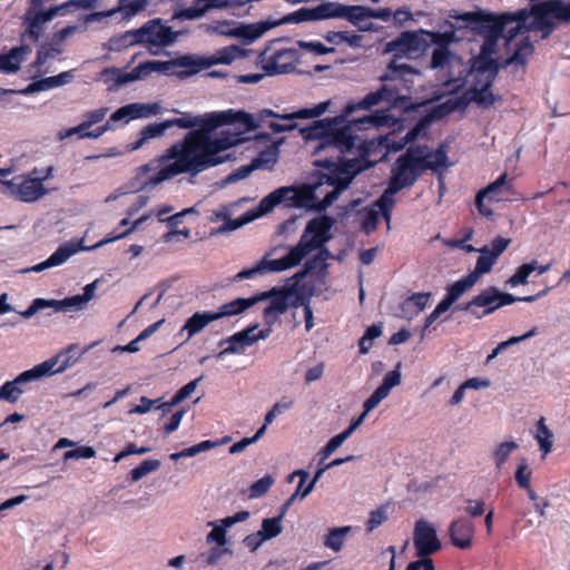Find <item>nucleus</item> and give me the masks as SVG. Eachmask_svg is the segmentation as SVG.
Listing matches in <instances>:
<instances>
[{
	"label": "nucleus",
	"mask_w": 570,
	"mask_h": 570,
	"mask_svg": "<svg viewBox=\"0 0 570 570\" xmlns=\"http://www.w3.org/2000/svg\"><path fill=\"white\" fill-rule=\"evenodd\" d=\"M345 108L341 116L314 121L312 126L301 131L306 140L314 141V165L321 170L313 180L305 185L301 191L291 186H283L265 196L256 208H253L239 218L226 219L216 227V234L233 232L242 226L271 213L276 206L286 207L309 206L318 212L330 207L345 190L354 177L373 164H362L360 159L346 158L352 153L356 136L354 127L358 129L377 128L389 122L384 110L373 115L347 121Z\"/></svg>",
	"instance_id": "nucleus-1"
},
{
	"label": "nucleus",
	"mask_w": 570,
	"mask_h": 570,
	"mask_svg": "<svg viewBox=\"0 0 570 570\" xmlns=\"http://www.w3.org/2000/svg\"><path fill=\"white\" fill-rule=\"evenodd\" d=\"M214 111L205 114L202 128L189 130L183 140L138 168V177L155 171L140 184V188H154L180 174L196 176L214 166Z\"/></svg>",
	"instance_id": "nucleus-2"
},
{
	"label": "nucleus",
	"mask_w": 570,
	"mask_h": 570,
	"mask_svg": "<svg viewBox=\"0 0 570 570\" xmlns=\"http://www.w3.org/2000/svg\"><path fill=\"white\" fill-rule=\"evenodd\" d=\"M425 42L415 32H402L396 39L386 45V50L394 52L395 58L390 62L387 71L380 77L382 87L367 94L358 102H351L345 106V115H351L356 110H368L382 102L395 105L404 100L411 92L413 86L412 76L417 71L407 63L400 60L411 53L420 52L424 49Z\"/></svg>",
	"instance_id": "nucleus-3"
},
{
	"label": "nucleus",
	"mask_w": 570,
	"mask_h": 570,
	"mask_svg": "<svg viewBox=\"0 0 570 570\" xmlns=\"http://www.w3.org/2000/svg\"><path fill=\"white\" fill-rule=\"evenodd\" d=\"M334 219L330 216H321L309 220L305 227L298 244L289 249L282 258H264L255 267L240 271L234 276V281L254 279L257 275L266 272H282L298 265L308 253L317 248L326 240H331V229Z\"/></svg>",
	"instance_id": "nucleus-4"
},
{
	"label": "nucleus",
	"mask_w": 570,
	"mask_h": 570,
	"mask_svg": "<svg viewBox=\"0 0 570 570\" xmlns=\"http://www.w3.org/2000/svg\"><path fill=\"white\" fill-rule=\"evenodd\" d=\"M452 17L465 22L466 27L475 30L483 39L504 38L508 46L519 36L524 23L522 19L517 20L514 16L510 14L495 17L492 14L480 16L473 12H464Z\"/></svg>",
	"instance_id": "nucleus-5"
},
{
	"label": "nucleus",
	"mask_w": 570,
	"mask_h": 570,
	"mask_svg": "<svg viewBox=\"0 0 570 570\" xmlns=\"http://www.w3.org/2000/svg\"><path fill=\"white\" fill-rule=\"evenodd\" d=\"M551 18L570 22V11L567 2L562 0H547L533 6L531 14L520 11L514 16V19H522L524 21L519 35L529 31H540L541 39H547L556 29Z\"/></svg>",
	"instance_id": "nucleus-6"
},
{
	"label": "nucleus",
	"mask_w": 570,
	"mask_h": 570,
	"mask_svg": "<svg viewBox=\"0 0 570 570\" xmlns=\"http://www.w3.org/2000/svg\"><path fill=\"white\" fill-rule=\"evenodd\" d=\"M498 71L499 65L497 60H489L487 62L472 60L468 75L471 87L461 99L460 105L466 106L468 102L474 101L483 108L492 106L498 97L490 91V87L497 78Z\"/></svg>",
	"instance_id": "nucleus-7"
},
{
	"label": "nucleus",
	"mask_w": 570,
	"mask_h": 570,
	"mask_svg": "<svg viewBox=\"0 0 570 570\" xmlns=\"http://www.w3.org/2000/svg\"><path fill=\"white\" fill-rule=\"evenodd\" d=\"M306 272L297 273L294 282L281 287H273L269 291L263 292L253 296L256 304L262 301H268V304L263 309L265 323L272 326L281 315L286 313L289 306H298L301 296L298 295L297 286L298 281L305 276Z\"/></svg>",
	"instance_id": "nucleus-8"
},
{
	"label": "nucleus",
	"mask_w": 570,
	"mask_h": 570,
	"mask_svg": "<svg viewBox=\"0 0 570 570\" xmlns=\"http://www.w3.org/2000/svg\"><path fill=\"white\" fill-rule=\"evenodd\" d=\"M256 117L245 114L243 111H234L229 109L227 111L216 112V129L226 124H234L237 126V132H228L222 130L219 134L216 132V165L222 164L229 159V155H222L228 148L238 145L242 138V131L250 130L258 126Z\"/></svg>",
	"instance_id": "nucleus-9"
},
{
	"label": "nucleus",
	"mask_w": 570,
	"mask_h": 570,
	"mask_svg": "<svg viewBox=\"0 0 570 570\" xmlns=\"http://www.w3.org/2000/svg\"><path fill=\"white\" fill-rule=\"evenodd\" d=\"M150 217V214L144 215L137 220H135L131 226L121 232V233H109L104 239L99 240L97 244H95L91 247H79L70 243H65L60 245L56 252H53L46 261L42 263H39L30 268L24 269L23 272H35L40 273L47 268L59 266L63 264L68 258H70L72 255L78 253L79 249L85 250H91L99 247H102L109 243L116 242L118 239L125 238L129 234H131L135 229H137L140 225H142L148 218Z\"/></svg>",
	"instance_id": "nucleus-10"
},
{
	"label": "nucleus",
	"mask_w": 570,
	"mask_h": 570,
	"mask_svg": "<svg viewBox=\"0 0 570 570\" xmlns=\"http://www.w3.org/2000/svg\"><path fill=\"white\" fill-rule=\"evenodd\" d=\"M51 175L52 167L41 170L33 169L28 175H19L10 180H1V183L7 187L8 194L16 199L32 203L47 193L42 181L50 178Z\"/></svg>",
	"instance_id": "nucleus-11"
},
{
	"label": "nucleus",
	"mask_w": 570,
	"mask_h": 570,
	"mask_svg": "<svg viewBox=\"0 0 570 570\" xmlns=\"http://www.w3.org/2000/svg\"><path fill=\"white\" fill-rule=\"evenodd\" d=\"M417 160L410 147L400 155L392 166L389 185L383 194L393 199L396 193L413 186L423 174Z\"/></svg>",
	"instance_id": "nucleus-12"
},
{
	"label": "nucleus",
	"mask_w": 570,
	"mask_h": 570,
	"mask_svg": "<svg viewBox=\"0 0 570 570\" xmlns=\"http://www.w3.org/2000/svg\"><path fill=\"white\" fill-rule=\"evenodd\" d=\"M130 36L136 38V42L147 46L149 51L156 55L157 51H154L153 48H165L173 45L178 33L171 27L166 26L160 18H155L148 20L140 28L134 29Z\"/></svg>",
	"instance_id": "nucleus-13"
},
{
	"label": "nucleus",
	"mask_w": 570,
	"mask_h": 570,
	"mask_svg": "<svg viewBox=\"0 0 570 570\" xmlns=\"http://www.w3.org/2000/svg\"><path fill=\"white\" fill-rule=\"evenodd\" d=\"M277 26H279L278 21H272L269 19L244 24L235 20H220L216 18V35L239 38L249 43Z\"/></svg>",
	"instance_id": "nucleus-14"
},
{
	"label": "nucleus",
	"mask_w": 570,
	"mask_h": 570,
	"mask_svg": "<svg viewBox=\"0 0 570 570\" xmlns=\"http://www.w3.org/2000/svg\"><path fill=\"white\" fill-rule=\"evenodd\" d=\"M393 206L394 199H390L387 195L382 194L372 205L360 209L356 214V220L361 230L367 235L373 233L377 228L381 217H384L389 224Z\"/></svg>",
	"instance_id": "nucleus-15"
},
{
	"label": "nucleus",
	"mask_w": 570,
	"mask_h": 570,
	"mask_svg": "<svg viewBox=\"0 0 570 570\" xmlns=\"http://www.w3.org/2000/svg\"><path fill=\"white\" fill-rule=\"evenodd\" d=\"M50 365L49 363H40L31 370L20 373L14 380L3 383L0 387V401L16 403L24 393L22 384L47 376V373L52 372Z\"/></svg>",
	"instance_id": "nucleus-16"
},
{
	"label": "nucleus",
	"mask_w": 570,
	"mask_h": 570,
	"mask_svg": "<svg viewBox=\"0 0 570 570\" xmlns=\"http://www.w3.org/2000/svg\"><path fill=\"white\" fill-rule=\"evenodd\" d=\"M271 328L258 330V325H250L245 330L235 333L228 340L222 341L219 346L222 350L217 354L218 357L228 353H243L246 347L252 346L259 340H265L269 336Z\"/></svg>",
	"instance_id": "nucleus-17"
},
{
	"label": "nucleus",
	"mask_w": 570,
	"mask_h": 570,
	"mask_svg": "<svg viewBox=\"0 0 570 570\" xmlns=\"http://www.w3.org/2000/svg\"><path fill=\"white\" fill-rule=\"evenodd\" d=\"M479 320L495 312L502 306L515 303L514 295L501 292L495 286H490L473 297Z\"/></svg>",
	"instance_id": "nucleus-18"
},
{
	"label": "nucleus",
	"mask_w": 570,
	"mask_h": 570,
	"mask_svg": "<svg viewBox=\"0 0 570 570\" xmlns=\"http://www.w3.org/2000/svg\"><path fill=\"white\" fill-rule=\"evenodd\" d=\"M511 187V183L508 180V175L504 173L493 183L489 184L484 189L480 190L475 197V206L479 213L483 216L490 217L493 214V210L484 205V199L487 198L489 202L505 200Z\"/></svg>",
	"instance_id": "nucleus-19"
},
{
	"label": "nucleus",
	"mask_w": 570,
	"mask_h": 570,
	"mask_svg": "<svg viewBox=\"0 0 570 570\" xmlns=\"http://www.w3.org/2000/svg\"><path fill=\"white\" fill-rule=\"evenodd\" d=\"M413 543L419 558L429 557L441 549L435 528L425 520H419L414 527Z\"/></svg>",
	"instance_id": "nucleus-20"
},
{
	"label": "nucleus",
	"mask_w": 570,
	"mask_h": 570,
	"mask_svg": "<svg viewBox=\"0 0 570 570\" xmlns=\"http://www.w3.org/2000/svg\"><path fill=\"white\" fill-rule=\"evenodd\" d=\"M410 148L414 151V157L419 159L417 164L422 167V173L428 169L438 173L440 169H446L449 167L444 146H440L435 150L426 145H417Z\"/></svg>",
	"instance_id": "nucleus-21"
},
{
	"label": "nucleus",
	"mask_w": 570,
	"mask_h": 570,
	"mask_svg": "<svg viewBox=\"0 0 570 570\" xmlns=\"http://www.w3.org/2000/svg\"><path fill=\"white\" fill-rule=\"evenodd\" d=\"M331 13H333L332 18H344L357 26L360 30H372L373 24L368 22L371 18L370 9L362 6H343L332 2Z\"/></svg>",
	"instance_id": "nucleus-22"
},
{
	"label": "nucleus",
	"mask_w": 570,
	"mask_h": 570,
	"mask_svg": "<svg viewBox=\"0 0 570 570\" xmlns=\"http://www.w3.org/2000/svg\"><path fill=\"white\" fill-rule=\"evenodd\" d=\"M449 535L454 547L468 550L472 547L474 524L466 518H458L450 523Z\"/></svg>",
	"instance_id": "nucleus-23"
},
{
	"label": "nucleus",
	"mask_w": 570,
	"mask_h": 570,
	"mask_svg": "<svg viewBox=\"0 0 570 570\" xmlns=\"http://www.w3.org/2000/svg\"><path fill=\"white\" fill-rule=\"evenodd\" d=\"M292 57L293 53L289 50H277L271 56H267V52L263 51L258 60L265 75L274 76L286 73L293 68L289 61H285L287 58L291 59Z\"/></svg>",
	"instance_id": "nucleus-24"
},
{
	"label": "nucleus",
	"mask_w": 570,
	"mask_h": 570,
	"mask_svg": "<svg viewBox=\"0 0 570 570\" xmlns=\"http://www.w3.org/2000/svg\"><path fill=\"white\" fill-rule=\"evenodd\" d=\"M65 10V6H55L48 10L28 9L26 13V22L28 24L29 36L37 41L41 36L42 26L52 20L60 11Z\"/></svg>",
	"instance_id": "nucleus-25"
},
{
	"label": "nucleus",
	"mask_w": 570,
	"mask_h": 570,
	"mask_svg": "<svg viewBox=\"0 0 570 570\" xmlns=\"http://www.w3.org/2000/svg\"><path fill=\"white\" fill-rule=\"evenodd\" d=\"M328 106H330V101H323V102L316 105L314 108H303L297 111H293L289 114H283V115L275 114L271 109H263L258 116L261 119H264V117H268V116L278 118L284 121L283 126H291V125H296L294 122L295 119H309V118L321 116L323 112L326 111Z\"/></svg>",
	"instance_id": "nucleus-26"
},
{
	"label": "nucleus",
	"mask_w": 570,
	"mask_h": 570,
	"mask_svg": "<svg viewBox=\"0 0 570 570\" xmlns=\"http://www.w3.org/2000/svg\"><path fill=\"white\" fill-rule=\"evenodd\" d=\"M401 363L399 362L394 370L387 372L382 384L367 399V409H375L384 399H386L391 390L401 384Z\"/></svg>",
	"instance_id": "nucleus-27"
},
{
	"label": "nucleus",
	"mask_w": 570,
	"mask_h": 570,
	"mask_svg": "<svg viewBox=\"0 0 570 570\" xmlns=\"http://www.w3.org/2000/svg\"><path fill=\"white\" fill-rule=\"evenodd\" d=\"M159 106L157 104H129L120 107L115 112L111 114V121H120V120H129L149 117L151 115H156L159 111Z\"/></svg>",
	"instance_id": "nucleus-28"
},
{
	"label": "nucleus",
	"mask_w": 570,
	"mask_h": 570,
	"mask_svg": "<svg viewBox=\"0 0 570 570\" xmlns=\"http://www.w3.org/2000/svg\"><path fill=\"white\" fill-rule=\"evenodd\" d=\"M73 78L72 71H63L59 75L32 81L26 88L18 90V95L29 96L38 91H46L52 88L69 83Z\"/></svg>",
	"instance_id": "nucleus-29"
},
{
	"label": "nucleus",
	"mask_w": 570,
	"mask_h": 570,
	"mask_svg": "<svg viewBox=\"0 0 570 570\" xmlns=\"http://www.w3.org/2000/svg\"><path fill=\"white\" fill-rule=\"evenodd\" d=\"M332 2H323L315 8H302L295 13L285 17L282 20H277L281 23L283 22H302V21H318L332 18L331 13Z\"/></svg>",
	"instance_id": "nucleus-30"
},
{
	"label": "nucleus",
	"mask_w": 570,
	"mask_h": 570,
	"mask_svg": "<svg viewBox=\"0 0 570 570\" xmlns=\"http://www.w3.org/2000/svg\"><path fill=\"white\" fill-rule=\"evenodd\" d=\"M82 354L83 352H80L76 345H70L55 357L45 361L43 363L51 364L50 367L52 371L47 373V376L61 373L75 365Z\"/></svg>",
	"instance_id": "nucleus-31"
},
{
	"label": "nucleus",
	"mask_w": 570,
	"mask_h": 570,
	"mask_svg": "<svg viewBox=\"0 0 570 570\" xmlns=\"http://www.w3.org/2000/svg\"><path fill=\"white\" fill-rule=\"evenodd\" d=\"M169 129V124L167 120L161 122L148 124L145 126L138 134V138L128 145L129 150H137L141 148L146 142L150 139L158 138L163 136V134Z\"/></svg>",
	"instance_id": "nucleus-32"
},
{
	"label": "nucleus",
	"mask_w": 570,
	"mask_h": 570,
	"mask_svg": "<svg viewBox=\"0 0 570 570\" xmlns=\"http://www.w3.org/2000/svg\"><path fill=\"white\" fill-rule=\"evenodd\" d=\"M97 283L98 281L96 279L92 283L87 284L83 288V294L81 295H75L58 301L61 312L82 308V306L95 296Z\"/></svg>",
	"instance_id": "nucleus-33"
},
{
	"label": "nucleus",
	"mask_w": 570,
	"mask_h": 570,
	"mask_svg": "<svg viewBox=\"0 0 570 570\" xmlns=\"http://www.w3.org/2000/svg\"><path fill=\"white\" fill-rule=\"evenodd\" d=\"M475 284L476 281L468 274L446 287V294L442 298V301L451 307L464 293L470 291Z\"/></svg>",
	"instance_id": "nucleus-34"
},
{
	"label": "nucleus",
	"mask_w": 570,
	"mask_h": 570,
	"mask_svg": "<svg viewBox=\"0 0 570 570\" xmlns=\"http://www.w3.org/2000/svg\"><path fill=\"white\" fill-rule=\"evenodd\" d=\"M148 4V0H119V4L117 8L108 10L106 12H97L94 16L101 17H111L116 12L121 11L126 18H130L136 16L140 11L145 10Z\"/></svg>",
	"instance_id": "nucleus-35"
},
{
	"label": "nucleus",
	"mask_w": 570,
	"mask_h": 570,
	"mask_svg": "<svg viewBox=\"0 0 570 570\" xmlns=\"http://www.w3.org/2000/svg\"><path fill=\"white\" fill-rule=\"evenodd\" d=\"M177 67L184 68L181 73L195 75L214 65V56L207 58H195L193 56H183L176 59Z\"/></svg>",
	"instance_id": "nucleus-36"
},
{
	"label": "nucleus",
	"mask_w": 570,
	"mask_h": 570,
	"mask_svg": "<svg viewBox=\"0 0 570 570\" xmlns=\"http://www.w3.org/2000/svg\"><path fill=\"white\" fill-rule=\"evenodd\" d=\"M27 47H14L7 55H0V71L14 73L20 69Z\"/></svg>",
	"instance_id": "nucleus-37"
},
{
	"label": "nucleus",
	"mask_w": 570,
	"mask_h": 570,
	"mask_svg": "<svg viewBox=\"0 0 570 570\" xmlns=\"http://www.w3.org/2000/svg\"><path fill=\"white\" fill-rule=\"evenodd\" d=\"M255 304L256 299H254L253 296L248 298H236L219 306L216 311V320L238 315Z\"/></svg>",
	"instance_id": "nucleus-38"
},
{
	"label": "nucleus",
	"mask_w": 570,
	"mask_h": 570,
	"mask_svg": "<svg viewBox=\"0 0 570 570\" xmlns=\"http://www.w3.org/2000/svg\"><path fill=\"white\" fill-rule=\"evenodd\" d=\"M479 253L481 255L476 259L475 267L471 273H469V275L472 276L476 282L483 274L489 273L497 262L495 257H492L490 255L489 246H483L482 248H479Z\"/></svg>",
	"instance_id": "nucleus-39"
},
{
	"label": "nucleus",
	"mask_w": 570,
	"mask_h": 570,
	"mask_svg": "<svg viewBox=\"0 0 570 570\" xmlns=\"http://www.w3.org/2000/svg\"><path fill=\"white\" fill-rule=\"evenodd\" d=\"M213 321L214 312L195 313L186 321L183 331H187L188 337H191Z\"/></svg>",
	"instance_id": "nucleus-40"
},
{
	"label": "nucleus",
	"mask_w": 570,
	"mask_h": 570,
	"mask_svg": "<svg viewBox=\"0 0 570 570\" xmlns=\"http://www.w3.org/2000/svg\"><path fill=\"white\" fill-rule=\"evenodd\" d=\"M450 30H444L442 32L439 31H423L422 33L428 36L430 42L435 45V48H449L452 42H455L458 38L455 37V26L453 23H449Z\"/></svg>",
	"instance_id": "nucleus-41"
},
{
	"label": "nucleus",
	"mask_w": 570,
	"mask_h": 570,
	"mask_svg": "<svg viewBox=\"0 0 570 570\" xmlns=\"http://www.w3.org/2000/svg\"><path fill=\"white\" fill-rule=\"evenodd\" d=\"M539 443L542 456L544 458L552 450L553 434L546 424L544 417H541L537 423V433L534 435Z\"/></svg>",
	"instance_id": "nucleus-42"
},
{
	"label": "nucleus",
	"mask_w": 570,
	"mask_h": 570,
	"mask_svg": "<svg viewBox=\"0 0 570 570\" xmlns=\"http://www.w3.org/2000/svg\"><path fill=\"white\" fill-rule=\"evenodd\" d=\"M351 530L352 528L348 525L331 529L324 540V546L335 552L341 551L344 546L345 538Z\"/></svg>",
	"instance_id": "nucleus-43"
},
{
	"label": "nucleus",
	"mask_w": 570,
	"mask_h": 570,
	"mask_svg": "<svg viewBox=\"0 0 570 570\" xmlns=\"http://www.w3.org/2000/svg\"><path fill=\"white\" fill-rule=\"evenodd\" d=\"M212 8H214V0H196L193 6L176 13V17L193 20L202 17Z\"/></svg>",
	"instance_id": "nucleus-44"
},
{
	"label": "nucleus",
	"mask_w": 570,
	"mask_h": 570,
	"mask_svg": "<svg viewBox=\"0 0 570 570\" xmlns=\"http://www.w3.org/2000/svg\"><path fill=\"white\" fill-rule=\"evenodd\" d=\"M533 52L534 47L532 42L528 38L522 39L519 43H517V49L508 59V63L523 66Z\"/></svg>",
	"instance_id": "nucleus-45"
},
{
	"label": "nucleus",
	"mask_w": 570,
	"mask_h": 570,
	"mask_svg": "<svg viewBox=\"0 0 570 570\" xmlns=\"http://www.w3.org/2000/svg\"><path fill=\"white\" fill-rule=\"evenodd\" d=\"M106 114H107L106 108H100V109L89 111L87 115V117H88L87 121L81 122L77 127L67 129L65 135L60 134V137L61 138L70 137L72 135H75V132H81L82 130L88 129L91 125L100 122L105 118Z\"/></svg>",
	"instance_id": "nucleus-46"
},
{
	"label": "nucleus",
	"mask_w": 570,
	"mask_h": 570,
	"mask_svg": "<svg viewBox=\"0 0 570 570\" xmlns=\"http://www.w3.org/2000/svg\"><path fill=\"white\" fill-rule=\"evenodd\" d=\"M534 271H537V261L532 259L530 263L519 266L515 273L507 281V284L512 287L518 285H525L528 283L529 276Z\"/></svg>",
	"instance_id": "nucleus-47"
},
{
	"label": "nucleus",
	"mask_w": 570,
	"mask_h": 570,
	"mask_svg": "<svg viewBox=\"0 0 570 570\" xmlns=\"http://www.w3.org/2000/svg\"><path fill=\"white\" fill-rule=\"evenodd\" d=\"M62 53L61 45L52 39V42L43 43L37 51L36 65L42 66L49 59L55 58Z\"/></svg>",
	"instance_id": "nucleus-48"
},
{
	"label": "nucleus",
	"mask_w": 570,
	"mask_h": 570,
	"mask_svg": "<svg viewBox=\"0 0 570 570\" xmlns=\"http://www.w3.org/2000/svg\"><path fill=\"white\" fill-rule=\"evenodd\" d=\"M204 120H205V116L204 117L193 116L191 114H183L181 117L167 119V121L169 124V128L176 126L178 128L190 129V130L202 128Z\"/></svg>",
	"instance_id": "nucleus-49"
},
{
	"label": "nucleus",
	"mask_w": 570,
	"mask_h": 570,
	"mask_svg": "<svg viewBox=\"0 0 570 570\" xmlns=\"http://www.w3.org/2000/svg\"><path fill=\"white\" fill-rule=\"evenodd\" d=\"M519 448V444L514 441H505L500 443L493 452V461L497 469H502L504 463L508 461L510 454Z\"/></svg>",
	"instance_id": "nucleus-50"
},
{
	"label": "nucleus",
	"mask_w": 570,
	"mask_h": 570,
	"mask_svg": "<svg viewBox=\"0 0 570 570\" xmlns=\"http://www.w3.org/2000/svg\"><path fill=\"white\" fill-rule=\"evenodd\" d=\"M49 307L53 308L55 312H61L58 299L36 298L27 309L20 312V315L24 318H30L37 312Z\"/></svg>",
	"instance_id": "nucleus-51"
},
{
	"label": "nucleus",
	"mask_w": 570,
	"mask_h": 570,
	"mask_svg": "<svg viewBox=\"0 0 570 570\" xmlns=\"http://www.w3.org/2000/svg\"><path fill=\"white\" fill-rule=\"evenodd\" d=\"M282 519L283 514L263 520L262 529L258 531L263 539L271 540L282 532Z\"/></svg>",
	"instance_id": "nucleus-52"
},
{
	"label": "nucleus",
	"mask_w": 570,
	"mask_h": 570,
	"mask_svg": "<svg viewBox=\"0 0 570 570\" xmlns=\"http://www.w3.org/2000/svg\"><path fill=\"white\" fill-rule=\"evenodd\" d=\"M151 72H154V70H151L150 60L145 61L136 66L130 72L119 76L117 82L126 83L138 79H142L149 76Z\"/></svg>",
	"instance_id": "nucleus-53"
},
{
	"label": "nucleus",
	"mask_w": 570,
	"mask_h": 570,
	"mask_svg": "<svg viewBox=\"0 0 570 570\" xmlns=\"http://www.w3.org/2000/svg\"><path fill=\"white\" fill-rule=\"evenodd\" d=\"M294 401L288 397H283L277 401L272 409L265 414L264 424L262 428L267 429L273 423L276 416L292 409Z\"/></svg>",
	"instance_id": "nucleus-54"
},
{
	"label": "nucleus",
	"mask_w": 570,
	"mask_h": 570,
	"mask_svg": "<svg viewBox=\"0 0 570 570\" xmlns=\"http://www.w3.org/2000/svg\"><path fill=\"white\" fill-rule=\"evenodd\" d=\"M160 468L159 460H145L129 473L131 482H137L147 474L157 471Z\"/></svg>",
	"instance_id": "nucleus-55"
},
{
	"label": "nucleus",
	"mask_w": 570,
	"mask_h": 570,
	"mask_svg": "<svg viewBox=\"0 0 570 570\" xmlns=\"http://www.w3.org/2000/svg\"><path fill=\"white\" fill-rule=\"evenodd\" d=\"M245 56V51L242 50L238 46H228L224 47L219 50H216V65L224 63L229 65L235 59L242 58Z\"/></svg>",
	"instance_id": "nucleus-56"
},
{
	"label": "nucleus",
	"mask_w": 570,
	"mask_h": 570,
	"mask_svg": "<svg viewBox=\"0 0 570 570\" xmlns=\"http://www.w3.org/2000/svg\"><path fill=\"white\" fill-rule=\"evenodd\" d=\"M501 38H487L483 39L480 53L473 58L474 61L487 62L489 60H495L493 55L498 52V42Z\"/></svg>",
	"instance_id": "nucleus-57"
},
{
	"label": "nucleus",
	"mask_w": 570,
	"mask_h": 570,
	"mask_svg": "<svg viewBox=\"0 0 570 570\" xmlns=\"http://www.w3.org/2000/svg\"><path fill=\"white\" fill-rule=\"evenodd\" d=\"M278 160L277 147H271L269 150L263 151L257 158L252 161L255 169L257 168H269Z\"/></svg>",
	"instance_id": "nucleus-58"
},
{
	"label": "nucleus",
	"mask_w": 570,
	"mask_h": 570,
	"mask_svg": "<svg viewBox=\"0 0 570 570\" xmlns=\"http://www.w3.org/2000/svg\"><path fill=\"white\" fill-rule=\"evenodd\" d=\"M274 484V478L269 474L264 475L262 479L255 481L249 487L248 497L250 499H256L263 497Z\"/></svg>",
	"instance_id": "nucleus-59"
},
{
	"label": "nucleus",
	"mask_w": 570,
	"mask_h": 570,
	"mask_svg": "<svg viewBox=\"0 0 570 570\" xmlns=\"http://www.w3.org/2000/svg\"><path fill=\"white\" fill-rule=\"evenodd\" d=\"M214 448V440H206L193 446L186 448L180 452L173 453L170 455L171 460H178L180 458L194 456L203 451L210 450Z\"/></svg>",
	"instance_id": "nucleus-60"
},
{
	"label": "nucleus",
	"mask_w": 570,
	"mask_h": 570,
	"mask_svg": "<svg viewBox=\"0 0 570 570\" xmlns=\"http://www.w3.org/2000/svg\"><path fill=\"white\" fill-rule=\"evenodd\" d=\"M532 470L529 468L525 460H521L518 464L514 478L519 488L524 489L530 487Z\"/></svg>",
	"instance_id": "nucleus-61"
},
{
	"label": "nucleus",
	"mask_w": 570,
	"mask_h": 570,
	"mask_svg": "<svg viewBox=\"0 0 570 570\" xmlns=\"http://www.w3.org/2000/svg\"><path fill=\"white\" fill-rule=\"evenodd\" d=\"M200 379H196L184 385L181 389H179L175 395L171 397L169 406H176L186 399H188L196 390V386L198 384Z\"/></svg>",
	"instance_id": "nucleus-62"
},
{
	"label": "nucleus",
	"mask_w": 570,
	"mask_h": 570,
	"mask_svg": "<svg viewBox=\"0 0 570 570\" xmlns=\"http://www.w3.org/2000/svg\"><path fill=\"white\" fill-rule=\"evenodd\" d=\"M347 439L348 436L344 432L331 438L321 451L322 461L331 456Z\"/></svg>",
	"instance_id": "nucleus-63"
},
{
	"label": "nucleus",
	"mask_w": 570,
	"mask_h": 570,
	"mask_svg": "<svg viewBox=\"0 0 570 570\" xmlns=\"http://www.w3.org/2000/svg\"><path fill=\"white\" fill-rule=\"evenodd\" d=\"M451 58L449 48H435L431 57V67L433 69L443 68Z\"/></svg>",
	"instance_id": "nucleus-64"
}]
</instances>
